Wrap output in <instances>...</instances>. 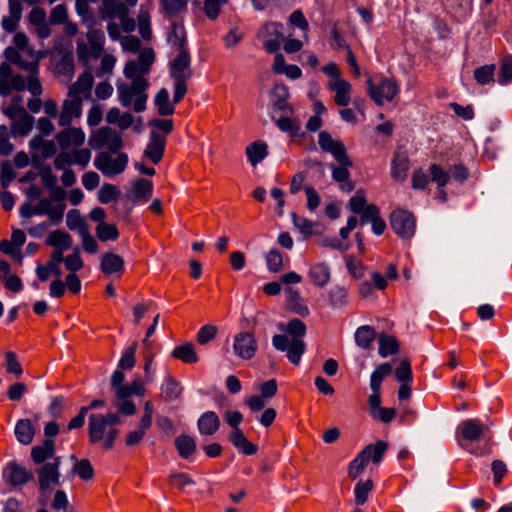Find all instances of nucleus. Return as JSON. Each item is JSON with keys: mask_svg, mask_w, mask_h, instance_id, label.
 <instances>
[{"mask_svg": "<svg viewBox=\"0 0 512 512\" xmlns=\"http://www.w3.org/2000/svg\"><path fill=\"white\" fill-rule=\"evenodd\" d=\"M279 329L285 334H277L272 337L273 347L281 352H286L287 359L294 365H298L306 350L303 337L306 334V326L303 321L294 318L287 325L280 323Z\"/></svg>", "mask_w": 512, "mask_h": 512, "instance_id": "1", "label": "nucleus"}, {"mask_svg": "<svg viewBox=\"0 0 512 512\" xmlns=\"http://www.w3.org/2000/svg\"><path fill=\"white\" fill-rule=\"evenodd\" d=\"M121 418L117 413H93L88 417V438L91 444L100 445L104 450H111L119 436L117 425Z\"/></svg>", "mask_w": 512, "mask_h": 512, "instance_id": "2", "label": "nucleus"}, {"mask_svg": "<svg viewBox=\"0 0 512 512\" xmlns=\"http://www.w3.org/2000/svg\"><path fill=\"white\" fill-rule=\"evenodd\" d=\"M169 75L174 80L173 102L179 103L187 93V81L192 76L189 50L170 53Z\"/></svg>", "mask_w": 512, "mask_h": 512, "instance_id": "3", "label": "nucleus"}, {"mask_svg": "<svg viewBox=\"0 0 512 512\" xmlns=\"http://www.w3.org/2000/svg\"><path fill=\"white\" fill-rule=\"evenodd\" d=\"M131 84H125L118 80L116 83L117 94L120 104L123 107H130L133 104L135 112L140 113L146 109L148 95L146 90L149 86L147 79L131 80Z\"/></svg>", "mask_w": 512, "mask_h": 512, "instance_id": "4", "label": "nucleus"}, {"mask_svg": "<svg viewBox=\"0 0 512 512\" xmlns=\"http://www.w3.org/2000/svg\"><path fill=\"white\" fill-rule=\"evenodd\" d=\"M104 45V32L100 29H89L85 39L80 38L76 43V55L79 62L88 66L92 60L101 57L104 51Z\"/></svg>", "mask_w": 512, "mask_h": 512, "instance_id": "5", "label": "nucleus"}, {"mask_svg": "<svg viewBox=\"0 0 512 512\" xmlns=\"http://www.w3.org/2000/svg\"><path fill=\"white\" fill-rule=\"evenodd\" d=\"M322 71L330 78L327 88L335 94L334 102L338 106L346 107L351 102L352 85L342 78V73L335 62L323 66Z\"/></svg>", "mask_w": 512, "mask_h": 512, "instance_id": "6", "label": "nucleus"}, {"mask_svg": "<svg viewBox=\"0 0 512 512\" xmlns=\"http://www.w3.org/2000/svg\"><path fill=\"white\" fill-rule=\"evenodd\" d=\"M155 61V53L151 48H144L139 52L137 60L126 62L123 73L127 79H146L144 76L150 72Z\"/></svg>", "mask_w": 512, "mask_h": 512, "instance_id": "7", "label": "nucleus"}, {"mask_svg": "<svg viewBox=\"0 0 512 512\" xmlns=\"http://www.w3.org/2000/svg\"><path fill=\"white\" fill-rule=\"evenodd\" d=\"M88 144L94 150L107 148L110 152L116 153L122 148L123 142L116 130L110 127H101L91 133Z\"/></svg>", "mask_w": 512, "mask_h": 512, "instance_id": "8", "label": "nucleus"}, {"mask_svg": "<svg viewBox=\"0 0 512 512\" xmlns=\"http://www.w3.org/2000/svg\"><path fill=\"white\" fill-rule=\"evenodd\" d=\"M367 91L372 100L379 106L390 102L399 93V85L394 78H384L379 84H374L371 78L367 80Z\"/></svg>", "mask_w": 512, "mask_h": 512, "instance_id": "9", "label": "nucleus"}, {"mask_svg": "<svg viewBox=\"0 0 512 512\" xmlns=\"http://www.w3.org/2000/svg\"><path fill=\"white\" fill-rule=\"evenodd\" d=\"M128 164V156L125 153H120L117 157L113 158L107 152H100L94 159V166L104 176L113 177L121 174Z\"/></svg>", "mask_w": 512, "mask_h": 512, "instance_id": "10", "label": "nucleus"}, {"mask_svg": "<svg viewBox=\"0 0 512 512\" xmlns=\"http://www.w3.org/2000/svg\"><path fill=\"white\" fill-rule=\"evenodd\" d=\"M488 434V427L478 419H466L462 421L457 429V439L463 448H467L464 442H475L485 438Z\"/></svg>", "mask_w": 512, "mask_h": 512, "instance_id": "11", "label": "nucleus"}, {"mask_svg": "<svg viewBox=\"0 0 512 512\" xmlns=\"http://www.w3.org/2000/svg\"><path fill=\"white\" fill-rule=\"evenodd\" d=\"M390 225L393 231L402 239H410L416 229L414 215L406 210H395L390 215Z\"/></svg>", "mask_w": 512, "mask_h": 512, "instance_id": "12", "label": "nucleus"}, {"mask_svg": "<svg viewBox=\"0 0 512 512\" xmlns=\"http://www.w3.org/2000/svg\"><path fill=\"white\" fill-rule=\"evenodd\" d=\"M83 98L67 93L58 116V125L68 127L74 119L82 115Z\"/></svg>", "mask_w": 512, "mask_h": 512, "instance_id": "13", "label": "nucleus"}, {"mask_svg": "<svg viewBox=\"0 0 512 512\" xmlns=\"http://www.w3.org/2000/svg\"><path fill=\"white\" fill-rule=\"evenodd\" d=\"M103 18L118 17L125 32L135 30L136 23L128 16L127 8L117 0H103Z\"/></svg>", "mask_w": 512, "mask_h": 512, "instance_id": "14", "label": "nucleus"}, {"mask_svg": "<svg viewBox=\"0 0 512 512\" xmlns=\"http://www.w3.org/2000/svg\"><path fill=\"white\" fill-rule=\"evenodd\" d=\"M232 348L237 357L250 360L256 355L258 345L252 333L243 331L234 336Z\"/></svg>", "mask_w": 512, "mask_h": 512, "instance_id": "15", "label": "nucleus"}, {"mask_svg": "<svg viewBox=\"0 0 512 512\" xmlns=\"http://www.w3.org/2000/svg\"><path fill=\"white\" fill-rule=\"evenodd\" d=\"M318 143L321 149L331 153L339 164L351 165L346 149L341 141L334 140L330 133L321 131L318 137Z\"/></svg>", "mask_w": 512, "mask_h": 512, "instance_id": "16", "label": "nucleus"}, {"mask_svg": "<svg viewBox=\"0 0 512 512\" xmlns=\"http://www.w3.org/2000/svg\"><path fill=\"white\" fill-rule=\"evenodd\" d=\"M60 462L61 458L56 457L52 462L45 463L36 471L39 485L42 490L49 489L52 485L60 484Z\"/></svg>", "mask_w": 512, "mask_h": 512, "instance_id": "17", "label": "nucleus"}, {"mask_svg": "<svg viewBox=\"0 0 512 512\" xmlns=\"http://www.w3.org/2000/svg\"><path fill=\"white\" fill-rule=\"evenodd\" d=\"M35 207L37 216L46 215L51 224L59 225L62 222L66 205L65 203L53 205L50 198H42Z\"/></svg>", "mask_w": 512, "mask_h": 512, "instance_id": "18", "label": "nucleus"}, {"mask_svg": "<svg viewBox=\"0 0 512 512\" xmlns=\"http://www.w3.org/2000/svg\"><path fill=\"white\" fill-rule=\"evenodd\" d=\"M61 149H68L69 147H80L85 142V133L81 128L66 127L58 132L55 136Z\"/></svg>", "mask_w": 512, "mask_h": 512, "instance_id": "19", "label": "nucleus"}, {"mask_svg": "<svg viewBox=\"0 0 512 512\" xmlns=\"http://www.w3.org/2000/svg\"><path fill=\"white\" fill-rule=\"evenodd\" d=\"M28 21L34 27L35 33L40 39H47L51 35L50 22L47 14L41 7H34L28 14Z\"/></svg>", "mask_w": 512, "mask_h": 512, "instance_id": "20", "label": "nucleus"}, {"mask_svg": "<svg viewBox=\"0 0 512 512\" xmlns=\"http://www.w3.org/2000/svg\"><path fill=\"white\" fill-rule=\"evenodd\" d=\"M166 137L156 131L150 132L149 141L144 151V156L147 157L152 163H159L165 151Z\"/></svg>", "mask_w": 512, "mask_h": 512, "instance_id": "21", "label": "nucleus"}, {"mask_svg": "<svg viewBox=\"0 0 512 512\" xmlns=\"http://www.w3.org/2000/svg\"><path fill=\"white\" fill-rule=\"evenodd\" d=\"M167 43L170 48V53L189 50L186 30L182 23L174 22L171 24V27L167 32Z\"/></svg>", "mask_w": 512, "mask_h": 512, "instance_id": "22", "label": "nucleus"}, {"mask_svg": "<svg viewBox=\"0 0 512 512\" xmlns=\"http://www.w3.org/2000/svg\"><path fill=\"white\" fill-rule=\"evenodd\" d=\"M4 478L11 486L17 487L26 484L33 478V475L25 467L10 462L4 470Z\"/></svg>", "mask_w": 512, "mask_h": 512, "instance_id": "23", "label": "nucleus"}, {"mask_svg": "<svg viewBox=\"0 0 512 512\" xmlns=\"http://www.w3.org/2000/svg\"><path fill=\"white\" fill-rule=\"evenodd\" d=\"M220 418L214 411H206L199 417L197 428L201 435H214L220 428Z\"/></svg>", "mask_w": 512, "mask_h": 512, "instance_id": "24", "label": "nucleus"}, {"mask_svg": "<svg viewBox=\"0 0 512 512\" xmlns=\"http://www.w3.org/2000/svg\"><path fill=\"white\" fill-rule=\"evenodd\" d=\"M308 278L314 286L322 288L330 282V267L326 263L313 264L308 270Z\"/></svg>", "mask_w": 512, "mask_h": 512, "instance_id": "25", "label": "nucleus"}, {"mask_svg": "<svg viewBox=\"0 0 512 512\" xmlns=\"http://www.w3.org/2000/svg\"><path fill=\"white\" fill-rule=\"evenodd\" d=\"M286 296V303L290 310L295 312L296 314L306 317L309 315L310 311L305 301L301 297V294L298 290L293 289L291 287H287L284 290Z\"/></svg>", "mask_w": 512, "mask_h": 512, "instance_id": "26", "label": "nucleus"}, {"mask_svg": "<svg viewBox=\"0 0 512 512\" xmlns=\"http://www.w3.org/2000/svg\"><path fill=\"white\" fill-rule=\"evenodd\" d=\"M94 83V77L90 70L81 74L77 81L70 85L68 93L78 97H89Z\"/></svg>", "mask_w": 512, "mask_h": 512, "instance_id": "27", "label": "nucleus"}, {"mask_svg": "<svg viewBox=\"0 0 512 512\" xmlns=\"http://www.w3.org/2000/svg\"><path fill=\"white\" fill-rule=\"evenodd\" d=\"M36 429L30 419H20L16 422L14 434L19 443L30 445L33 442Z\"/></svg>", "mask_w": 512, "mask_h": 512, "instance_id": "28", "label": "nucleus"}, {"mask_svg": "<svg viewBox=\"0 0 512 512\" xmlns=\"http://www.w3.org/2000/svg\"><path fill=\"white\" fill-rule=\"evenodd\" d=\"M45 244L54 249L69 250L72 247V237L65 231L57 229L48 234Z\"/></svg>", "mask_w": 512, "mask_h": 512, "instance_id": "29", "label": "nucleus"}, {"mask_svg": "<svg viewBox=\"0 0 512 512\" xmlns=\"http://www.w3.org/2000/svg\"><path fill=\"white\" fill-rule=\"evenodd\" d=\"M34 118L28 112L12 121L10 130L13 137H25L33 129Z\"/></svg>", "mask_w": 512, "mask_h": 512, "instance_id": "30", "label": "nucleus"}, {"mask_svg": "<svg viewBox=\"0 0 512 512\" xmlns=\"http://www.w3.org/2000/svg\"><path fill=\"white\" fill-rule=\"evenodd\" d=\"M100 268L106 275L121 273L124 270V260L115 253H106L102 256Z\"/></svg>", "mask_w": 512, "mask_h": 512, "instance_id": "31", "label": "nucleus"}, {"mask_svg": "<svg viewBox=\"0 0 512 512\" xmlns=\"http://www.w3.org/2000/svg\"><path fill=\"white\" fill-rule=\"evenodd\" d=\"M55 445L52 439H45L41 445L34 446L31 449V457L36 464L44 463L47 459L53 457Z\"/></svg>", "mask_w": 512, "mask_h": 512, "instance_id": "32", "label": "nucleus"}, {"mask_svg": "<svg viewBox=\"0 0 512 512\" xmlns=\"http://www.w3.org/2000/svg\"><path fill=\"white\" fill-rule=\"evenodd\" d=\"M229 440L238 451L245 455H254L257 452L256 445L245 437L242 430L232 431Z\"/></svg>", "mask_w": 512, "mask_h": 512, "instance_id": "33", "label": "nucleus"}, {"mask_svg": "<svg viewBox=\"0 0 512 512\" xmlns=\"http://www.w3.org/2000/svg\"><path fill=\"white\" fill-rule=\"evenodd\" d=\"M409 159L404 154H396L391 164V176L395 181L403 182L407 178Z\"/></svg>", "mask_w": 512, "mask_h": 512, "instance_id": "34", "label": "nucleus"}, {"mask_svg": "<svg viewBox=\"0 0 512 512\" xmlns=\"http://www.w3.org/2000/svg\"><path fill=\"white\" fill-rule=\"evenodd\" d=\"M289 97V90L286 85L276 84L271 92V101L274 109L280 110L283 112L290 111V107L287 104V99Z\"/></svg>", "mask_w": 512, "mask_h": 512, "instance_id": "35", "label": "nucleus"}, {"mask_svg": "<svg viewBox=\"0 0 512 512\" xmlns=\"http://www.w3.org/2000/svg\"><path fill=\"white\" fill-rule=\"evenodd\" d=\"M9 15L4 16L1 20V27L8 33H13L18 28V24L22 18V6L8 5Z\"/></svg>", "mask_w": 512, "mask_h": 512, "instance_id": "36", "label": "nucleus"}, {"mask_svg": "<svg viewBox=\"0 0 512 512\" xmlns=\"http://www.w3.org/2000/svg\"><path fill=\"white\" fill-rule=\"evenodd\" d=\"M328 304L332 308H342L348 304V290L341 285H334L327 291Z\"/></svg>", "mask_w": 512, "mask_h": 512, "instance_id": "37", "label": "nucleus"}, {"mask_svg": "<svg viewBox=\"0 0 512 512\" xmlns=\"http://www.w3.org/2000/svg\"><path fill=\"white\" fill-rule=\"evenodd\" d=\"M172 357L179 359L184 363L192 364L198 361V356L194 345L191 342H185L176 346L171 352Z\"/></svg>", "mask_w": 512, "mask_h": 512, "instance_id": "38", "label": "nucleus"}, {"mask_svg": "<svg viewBox=\"0 0 512 512\" xmlns=\"http://www.w3.org/2000/svg\"><path fill=\"white\" fill-rule=\"evenodd\" d=\"M379 354L382 358L394 355L399 351V343L394 336L381 333L378 336Z\"/></svg>", "mask_w": 512, "mask_h": 512, "instance_id": "39", "label": "nucleus"}, {"mask_svg": "<svg viewBox=\"0 0 512 512\" xmlns=\"http://www.w3.org/2000/svg\"><path fill=\"white\" fill-rule=\"evenodd\" d=\"M152 181L144 178L136 180L132 185V194L135 200L146 202L152 195Z\"/></svg>", "mask_w": 512, "mask_h": 512, "instance_id": "40", "label": "nucleus"}, {"mask_svg": "<svg viewBox=\"0 0 512 512\" xmlns=\"http://www.w3.org/2000/svg\"><path fill=\"white\" fill-rule=\"evenodd\" d=\"M339 167L331 166L332 168V178L334 181L340 183V188L343 191L350 192L353 190V184L349 181L350 173L348 171V167L351 165L339 164Z\"/></svg>", "mask_w": 512, "mask_h": 512, "instance_id": "41", "label": "nucleus"}, {"mask_svg": "<svg viewBox=\"0 0 512 512\" xmlns=\"http://www.w3.org/2000/svg\"><path fill=\"white\" fill-rule=\"evenodd\" d=\"M248 161L256 166L268 155L267 145L264 142H254L246 147Z\"/></svg>", "mask_w": 512, "mask_h": 512, "instance_id": "42", "label": "nucleus"}, {"mask_svg": "<svg viewBox=\"0 0 512 512\" xmlns=\"http://www.w3.org/2000/svg\"><path fill=\"white\" fill-rule=\"evenodd\" d=\"M376 332L373 327L363 325L357 328L355 332V342L362 349H369L374 341Z\"/></svg>", "mask_w": 512, "mask_h": 512, "instance_id": "43", "label": "nucleus"}, {"mask_svg": "<svg viewBox=\"0 0 512 512\" xmlns=\"http://www.w3.org/2000/svg\"><path fill=\"white\" fill-rule=\"evenodd\" d=\"M175 447L180 457L188 459L196 451V442L191 436L180 435L175 439Z\"/></svg>", "mask_w": 512, "mask_h": 512, "instance_id": "44", "label": "nucleus"}, {"mask_svg": "<svg viewBox=\"0 0 512 512\" xmlns=\"http://www.w3.org/2000/svg\"><path fill=\"white\" fill-rule=\"evenodd\" d=\"M144 394L145 388L141 379H135L132 383L119 387L116 391L118 399H127L132 395L143 396Z\"/></svg>", "mask_w": 512, "mask_h": 512, "instance_id": "45", "label": "nucleus"}, {"mask_svg": "<svg viewBox=\"0 0 512 512\" xmlns=\"http://www.w3.org/2000/svg\"><path fill=\"white\" fill-rule=\"evenodd\" d=\"M369 449H362L361 452L352 460L348 466V475L355 479L357 478L365 469L368 463V454Z\"/></svg>", "mask_w": 512, "mask_h": 512, "instance_id": "46", "label": "nucleus"}, {"mask_svg": "<svg viewBox=\"0 0 512 512\" xmlns=\"http://www.w3.org/2000/svg\"><path fill=\"white\" fill-rule=\"evenodd\" d=\"M154 103L161 116H168L174 113V106L169 102V92L166 88H162L158 91L154 98Z\"/></svg>", "mask_w": 512, "mask_h": 512, "instance_id": "47", "label": "nucleus"}, {"mask_svg": "<svg viewBox=\"0 0 512 512\" xmlns=\"http://www.w3.org/2000/svg\"><path fill=\"white\" fill-rule=\"evenodd\" d=\"M392 373V366L389 363H382L376 367L370 376L371 390H380L381 384L386 376Z\"/></svg>", "mask_w": 512, "mask_h": 512, "instance_id": "48", "label": "nucleus"}, {"mask_svg": "<svg viewBox=\"0 0 512 512\" xmlns=\"http://www.w3.org/2000/svg\"><path fill=\"white\" fill-rule=\"evenodd\" d=\"M71 459L75 461L73 466L74 474L78 475L84 481H88L93 478L94 469L88 459L77 460L74 455L71 456Z\"/></svg>", "mask_w": 512, "mask_h": 512, "instance_id": "49", "label": "nucleus"}, {"mask_svg": "<svg viewBox=\"0 0 512 512\" xmlns=\"http://www.w3.org/2000/svg\"><path fill=\"white\" fill-rule=\"evenodd\" d=\"M496 66L494 64L484 65L474 70V78L480 85L494 82Z\"/></svg>", "mask_w": 512, "mask_h": 512, "instance_id": "50", "label": "nucleus"}, {"mask_svg": "<svg viewBox=\"0 0 512 512\" xmlns=\"http://www.w3.org/2000/svg\"><path fill=\"white\" fill-rule=\"evenodd\" d=\"M161 391L166 400H175L180 396L182 387L175 379L168 377L162 384Z\"/></svg>", "mask_w": 512, "mask_h": 512, "instance_id": "51", "label": "nucleus"}, {"mask_svg": "<svg viewBox=\"0 0 512 512\" xmlns=\"http://www.w3.org/2000/svg\"><path fill=\"white\" fill-rule=\"evenodd\" d=\"M373 489L372 480L368 479L366 481L360 480L354 489L355 494V503L357 505H363L368 500V495Z\"/></svg>", "mask_w": 512, "mask_h": 512, "instance_id": "52", "label": "nucleus"}, {"mask_svg": "<svg viewBox=\"0 0 512 512\" xmlns=\"http://www.w3.org/2000/svg\"><path fill=\"white\" fill-rule=\"evenodd\" d=\"M387 448L388 444L385 441L378 440L375 444L367 445L363 449H369L367 454L368 461L371 460L373 463L378 464L381 462Z\"/></svg>", "mask_w": 512, "mask_h": 512, "instance_id": "53", "label": "nucleus"}, {"mask_svg": "<svg viewBox=\"0 0 512 512\" xmlns=\"http://www.w3.org/2000/svg\"><path fill=\"white\" fill-rule=\"evenodd\" d=\"M96 234L101 241H114L119 237L117 227L113 224H108L106 222H102L97 226Z\"/></svg>", "mask_w": 512, "mask_h": 512, "instance_id": "54", "label": "nucleus"}, {"mask_svg": "<svg viewBox=\"0 0 512 512\" xmlns=\"http://www.w3.org/2000/svg\"><path fill=\"white\" fill-rule=\"evenodd\" d=\"M120 195V191L117 186L112 184H103L98 191V200L102 204H108L113 200H117Z\"/></svg>", "mask_w": 512, "mask_h": 512, "instance_id": "55", "label": "nucleus"}, {"mask_svg": "<svg viewBox=\"0 0 512 512\" xmlns=\"http://www.w3.org/2000/svg\"><path fill=\"white\" fill-rule=\"evenodd\" d=\"M165 13L178 15L186 11L188 0H159Z\"/></svg>", "mask_w": 512, "mask_h": 512, "instance_id": "56", "label": "nucleus"}, {"mask_svg": "<svg viewBox=\"0 0 512 512\" xmlns=\"http://www.w3.org/2000/svg\"><path fill=\"white\" fill-rule=\"evenodd\" d=\"M266 265L270 272L277 273L282 270L283 268V257L282 254L276 250L271 249L266 254Z\"/></svg>", "mask_w": 512, "mask_h": 512, "instance_id": "57", "label": "nucleus"}, {"mask_svg": "<svg viewBox=\"0 0 512 512\" xmlns=\"http://www.w3.org/2000/svg\"><path fill=\"white\" fill-rule=\"evenodd\" d=\"M169 483L179 490H184L187 486H194L195 481L186 473L175 472L168 477Z\"/></svg>", "mask_w": 512, "mask_h": 512, "instance_id": "58", "label": "nucleus"}, {"mask_svg": "<svg viewBox=\"0 0 512 512\" xmlns=\"http://www.w3.org/2000/svg\"><path fill=\"white\" fill-rule=\"evenodd\" d=\"M64 264L65 268L70 273H76L84 267V262L80 256L79 248H76L73 253L65 256Z\"/></svg>", "mask_w": 512, "mask_h": 512, "instance_id": "59", "label": "nucleus"}, {"mask_svg": "<svg viewBox=\"0 0 512 512\" xmlns=\"http://www.w3.org/2000/svg\"><path fill=\"white\" fill-rule=\"evenodd\" d=\"M429 172L431 175V180L437 183L438 188H443L448 183L450 174L441 166L432 164L429 167Z\"/></svg>", "mask_w": 512, "mask_h": 512, "instance_id": "60", "label": "nucleus"}, {"mask_svg": "<svg viewBox=\"0 0 512 512\" xmlns=\"http://www.w3.org/2000/svg\"><path fill=\"white\" fill-rule=\"evenodd\" d=\"M5 360V367L8 373L14 374L17 377H20L23 374L22 365L13 351L5 353Z\"/></svg>", "mask_w": 512, "mask_h": 512, "instance_id": "61", "label": "nucleus"}, {"mask_svg": "<svg viewBox=\"0 0 512 512\" xmlns=\"http://www.w3.org/2000/svg\"><path fill=\"white\" fill-rule=\"evenodd\" d=\"M289 23L304 32V39L308 41L309 23L301 10H295L289 16Z\"/></svg>", "mask_w": 512, "mask_h": 512, "instance_id": "62", "label": "nucleus"}, {"mask_svg": "<svg viewBox=\"0 0 512 512\" xmlns=\"http://www.w3.org/2000/svg\"><path fill=\"white\" fill-rule=\"evenodd\" d=\"M68 20V11L64 4L56 5L50 12L49 22L52 25H61Z\"/></svg>", "mask_w": 512, "mask_h": 512, "instance_id": "63", "label": "nucleus"}, {"mask_svg": "<svg viewBox=\"0 0 512 512\" xmlns=\"http://www.w3.org/2000/svg\"><path fill=\"white\" fill-rule=\"evenodd\" d=\"M512 81V56H506L501 63V71L499 77L500 84H507Z\"/></svg>", "mask_w": 512, "mask_h": 512, "instance_id": "64", "label": "nucleus"}]
</instances>
